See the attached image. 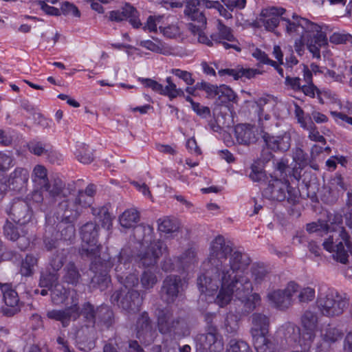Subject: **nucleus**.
Here are the masks:
<instances>
[{"label":"nucleus","mask_w":352,"mask_h":352,"mask_svg":"<svg viewBox=\"0 0 352 352\" xmlns=\"http://www.w3.org/2000/svg\"><path fill=\"white\" fill-rule=\"evenodd\" d=\"M225 328L228 333H234L238 329L236 316L233 314H228L226 318Z\"/></svg>","instance_id":"nucleus-53"},{"label":"nucleus","mask_w":352,"mask_h":352,"mask_svg":"<svg viewBox=\"0 0 352 352\" xmlns=\"http://www.w3.org/2000/svg\"><path fill=\"white\" fill-rule=\"evenodd\" d=\"M234 131L236 140L239 144L246 145L254 143L256 140L254 127L250 124H238L236 126Z\"/></svg>","instance_id":"nucleus-24"},{"label":"nucleus","mask_w":352,"mask_h":352,"mask_svg":"<svg viewBox=\"0 0 352 352\" xmlns=\"http://www.w3.org/2000/svg\"><path fill=\"white\" fill-rule=\"evenodd\" d=\"M53 272H42L39 281L40 287H51L58 279L56 272L63 266V261L60 256H56L50 262Z\"/></svg>","instance_id":"nucleus-21"},{"label":"nucleus","mask_w":352,"mask_h":352,"mask_svg":"<svg viewBox=\"0 0 352 352\" xmlns=\"http://www.w3.org/2000/svg\"><path fill=\"white\" fill-rule=\"evenodd\" d=\"M286 10L281 7H267L262 9L260 14L256 18V23L258 27H264L267 31H274L280 23L281 19L285 28V21L287 19L283 15Z\"/></svg>","instance_id":"nucleus-8"},{"label":"nucleus","mask_w":352,"mask_h":352,"mask_svg":"<svg viewBox=\"0 0 352 352\" xmlns=\"http://www.w3.org/2000/svg\"><path fill=\"white\" fill-rule=\"evenodd\" d=\"M253 344L257 352H274V344L268 335L252 337Z\"/></svg>","instance_id":"nucleus-32"},{"label":"nucleus","mask_w":352,"mask_h":352,"mask_svg":"<svg viewBox=\"0 0 352 352\" xmlns=\"http://www.w3.org/2000/svg\"><path fill=\"white\" fill-rule=\"evenodd\" d=\"M267 146L273 151H286L290 147L291 138L285 133L281 136L264 135Z\"/></svg>","instance_id":"nucleus-25"},{"label":"nucleus","mask_w":352,"mask_h":352,"mask_svg":"<svg viewBox=\"0 0 352 352\" xmlns=\"http://www.w3.org/2000/svg\"><path fill=\"white\" fill-rule=\"evenodd\" d=\"M165 250L166 247L162 242L154 241L146 249L141 251L138 255L139 261L144 267L154 266Z\"/></svg>","instance_id":"nucleus-11"},{"label":"nucleus","mask_w":352,"mask_h":352,"mask_svg":"<svg viewBox=\"0 0 352 352\" xmlns=\"http://www.w3.org/2000/svg\"><path fill=\"white\" fill-rule=\"evenodd\" d=\"M205 25H202L199 23L198 25H195L193 23L188 24V29L190 32L194 35V36L197 37V39L199 43L204 44L208 47L212 46V41L210 40L208 36L204 32L202 28Z\"/></svg>","instance_id":"nucleus-36"},{"label":"nucleus","mask_w":352,"mask_h":352,"mask_svg":"<svg viewBox=\"0 0 352 352\" xmlns=\"http://www.w3.org/2000/svg\"><path fill=\"white\" fill-rule=\"evenodd\" d=\"M332 219V215L329 217L327 223L323 221H318V222H313L307 224V231L309 233L314 232H333V234L327 239L323 243L324 248L329 252H333V257L336 260L342 263L347 262L348 255L344 250L343 243L346 245L349 251L352 254V243L348 237L347 233L344 231L342 227L340 226L341 223L340 217L334 216Z\"/></svg>","instance_id":"nucleus-3"},{"label":"nucleus","mask_w":352,"mask_h":352,"mask_svg":"<svg viewBox=\"0 0 352 352\" xmlns=\"http://www.w3.org/2000/svg\"><path fill=\"white\" fill-rule=\"evenodd\" d=\"M352 39V36L349 34H344L340 32H334L330 37L329 41L334 44H342L346 42L350 43Z\"/></svg>","instance_id":"nucleus-52"},{"label":"nucleus","mask_w":352,"mask_h":352,"mask_svg":"<svg viewBox=\"0 0 352 352\" xmlns=\"http://www.w3.org/2000/svg\"><path fill=\"white\" fill-rule=\"evenodd\" d=\"M167 85L164 87L162 85V91L160 94L168 96L170 98H175L177 96H184V92L182 89L177 88L176 85L173 82L171 78H166Z\"/></svg>","instance_id":"nucleus-37"},{"label":"nucleus","mask_w":352,"mask_h":352,"mask_svg":"<svg viewBox=\"0 0 352 352\" xmlns=\"http://www.w3.org/2000/svg\"><path fill=\"white\" fill-rule=\"evenodd\" d=\"M295 116L298 120V122L300 124L301 127L305 129H309V125L307 122V119L305 117V112L297 104H294Z\"/></svg>","instance_id":"nucleus-56"},{"label":"nucleus","mask_w":352,"mask_h":352,"mask_svg":"<svg viewBox=\"0 0 352 352\" xmlns=\"http://www.w3.org/2000/svg\"><path fill=\"white\" fill-rule=\"evenodd\" d=\"M156 314L158 328L162 333L172 331L178 333L177 329L181 324V321L173 318V314L169 308L166 307L164 309H159Z\"/></svg>","instance_id":"nucleus-13"},{"label":"nucleus","mask_w":352,"mask_h":352,"mask_svg":"<svg viewBox=\"0 0 352 352\" xmlns=\"http://www.w3.org/2000/svg\"><path fill=\"white\" fill-rule=\"evenodd\" d=\"M54 286V289L52 291V300L54 304L59 305L63 302H64L65 298H66V291L64 290L63 292L60 290V286L59 285L54 284L51 287H47L48 289H51L52 287ZM43 288V287H41ZM43 288H46L45 287H43ZM36 294L40 293L42 296H46L47 294V289H42L41 291L38 289H36L34 292Z\"/></svg>","instance_id":"nucleus-35"},{"label":"nucleus","mask_w":352,"mask_h":352,"mask_svg":"<svg viewBox=\"0 0 352 352\" xmlns=\"http://www.w3.org/2000/svg\"><path fill=\"white\" fill-rule=\"evenodd\" d=\"M138 329L137 337L140 339V341H142L144 339V336L150 334L151 328L149 325L148 318L146 314H144L142 316V318L138 320Z\"/></svg>","instance_id":"nucleus-39"},{"label":"nucleus","mask_w":352,"mask_h":352,"mask_svg":"<svg viewBox=\"0 0 352 352\" xmlns=\"http://www.w3.org/2000/svg\"><path fill=\"white\" fill-rule=\"evenodd\" d=\"M270 320L264 314L255 313L251 316L250 332L252 337L268 335Z\"/></svg>","instance_id":"nucleus-20"},{"label":"nucleus","mask_w":352,"mask_h":352,"mask_svg":"<svg viewBox=\"0 0 352 352\" xmlns=\"http://www.w3.org/2000/svg\"><path fill=\"white\" fill-rule=\"evenodd\" d=\"M224 5L231 11L234 9L241 10L246 6V0H221Z\"/></svg>","instance_id":"nucleus-59"},{"label":"nucleus","mask_w":352,"mask_h":352,"mask_svg":"<svg viewBox=\"0 0 352 352\" xmlns=\"http://www.w3.org/2000/svg\"><path fill=\"white\" fill-rule=\"evenodd\" d=\"M315 290L310 287H302L299 285V291L297 295L300 303H308L315 298Z\"/></svg>","instance_id":"nucleus-41"},{"label":"nucleus","mask_w":352,"mask_h":352,"mask_svg":"<svg viewBox=\"0 0 352 352\" xmlns=\"http://www.w3.org/2000/svg\"><path fill=\"white\" fill-rule=\"evenodd\" d=\"M157 277L151 270L144 272L141 277V284L143 288L148 289L152 288L157 283Z\"/></svg>","instance_id":"nucleus-42"},{"label":"nucleus","mask_w":352,"mask_h":352,"mask_svg":"<svg viewBox=\"0 0 352 352\" xmlns=\"http://www.w3.org/2000/svg\"><path fill=\"white\" fill-rule=\"evenodd\" d=\"M60 10L63 14H72L74 16L79 17L80 15V11L74 4L67 1L64 2L61 7Z\"/></svg>","instance_id":"nucleus-55"},{"label":"nucleus","mask_w":352,"mask_h":352,"mask_svg":"<svg viewBox=\"0 0 352 352\" xmlns=\"http://www.w3.org/2000/svg\"><path fill=\"white\" fill-rule=\"evenodd\" d=\"M78 278L79 274L76 267L74 264H69L67 267L66 272L64 276L65 281L68 283L74 284L78 281Z\"/></svg>","instance_id":"nucleus-48"},{"label":"nucleus","mask_w":352,"mask_h":352,"mask_svg":"<svg viewBox=\"0 0 352 352\" xmlns=\"http://www.w3.org/2000/svg\"><path fill=\"white\" fill-rule=\"evenodd\" d=\"M267 299L269 304L276 309L283 310L289 307V302L286 299L283 289L269 292Z\"/></svg>","instance_id":"nucleus-26"},{"label":"nucleus","mask_w":352,"mask_h":352,"mask_svg":"<svg viewBox=\"0 0 352 352\" xmlns=\"http://www.w3.org/2000/svg\"><path fill=\"white\" fill-rule=\"evenodd\" d=\"M8 214L14 223L20 226H24L31 219V212L28 204L21 201L13 204Z\"/></svg>","instance_id":"nucleus-18"},{"label":"nucleus","mask_w":352,"mask_h":352,"mask_svg":"<svg viewBox=\"0 0 352 352\" xmlns=\"http://www.w3.org/2000/svg\"><path fill=\"white\" fill-rule=\"evenodd\" d=\"M206 7L207 8H214L218 10L220 15L225 17L226 19L232 18V14L228 12L223 5L218 1H206Z\"/></svg>","instance_id":"nucleus-50"},{"label":"nucleus","mask_w":352,"mask_h":352,"mask_svg":"<svg viewBox=\"0 0 352 352\" xmlns=\"http://www.w3.org/2000/svg\"><path fill=\"white\" fill-rule=\"evenodd\" d=\"M159 30L164 36L170 38H177L182 34L180 28L177 24H170L166 26L160 25Z\"/></svg>","instance_id":"nucleus-43"},{"label":"nucleus","mask_w":352,"mask_h":352,"mask_svg":"<svg viewBox=\"0 0 352 352\" xmlns=\"http://www.w3.org/2000/svg\"><path fill=\"white\" fill-rule=\"evenodd\" d=\"M272 153L268 151H263L261 157L251 164V174L255 175H266L265 165L272 157Z\"/></svg>","instance_id":"nucleus-27"},{"label":"nucleus","mask_w":352,"mask_h":352,"mask_svg":"<svg viewBox=\"0 0 352 352\" xmlns=\"http://www.w3.org/2000/svg\"><path fill=\"white\" fill-rule=\"evenodd\" d=\"M252 55L256 59H257L262 63L270 65L272 66L276 65V62L270 59L267 55L261 50H256L253 52Z\"/></svg>","instance_id":"nucleus-58"},{"label":"nucleus","mask_w":352,"mask_h":352,"mask_svg":"<svg viewBox=\"0 0 352 352\" xmlns=\"http://www.w3.org/2000/svg\"><path fill=\"white\" fill-rule=\"evenodd\" d=\"M208 261L212 267L198 278L202 300L205 298L223 307L234 292L241 298L250 291L247 269L250 258L245 253L232 252L222 236H217L211 241Z\"/></svg>","instance_id":"nucleus-1"},{"label":"nucleus","mask_w":352,"mask_h":352,"mask_svg":"<svg viewBox=\"0 0 352 352\" xmlns=\"http://www.w3.org/2000/svg\"><path fill=\"white\" fill-rule=\"evenodd\" d=\"M288 188L289 184L285 177H272L264 190V195L271 199L283 201Z\"/></svg>","instance_id":"nucleus-14"},{"label":"nucleus","mask_w":352,"mask_h":352,"mask_svg":"<svg viewBox=\"0 0 352 352\" xmlns=\"http://www.w3.org/2000/svg\"><path fill=\"white\" fill-rule=\"evenodd\" d=\"M239 78H245L247 79H250L255 77L256 75L261 74V72L258 69L243 67H239Z\"/></svg>","instance_id":"nucleus-62"},{"label":"nucleus","mask_w":352,"mask_h":352,"mask_svg":"<svg viewBox=\"0 0 352 352\" xmlns=\"http://www.w3.org/2000/svg\"><path fill=\"white\" fill-rule=\"evenodd\" d=\"M299 291V285L294 282H290L286 287L283 289L286 299L289 302V306L292 304V298L294 295H298Z\"/></svg>","instance_id":"nucleus-49"},{"label":"nucleus","mask_w":352,"mask_h":352,"mask_svg":"<svg viewBox=\"0 0 352 352\" xmlns=\"http://www.w3.org/2000/svg\"><path fill=\"white\" fill-rule=\"evenodd\" d=\"M249 281L250 280H249ZM250 283L251 285V289H250V291L247 292L245 294L244 296L241 298L240 296H238L236 292H234L230 300H229V302L225 306L228 305L234 298L239 299L241 302H245V305L249 307L250 310L254 309L257 306H258L261 300V297L259 294L256 293L250 294L252 290L251 282H250Z\"/></svg>","instance_id":"nucleus-28"},{"label":"nucleus","mask_w":352,"mask_h":352,"mask_svg":"<svg viewBox=\"0 0 352 352\" xmlns=\"http://www.w3.org/2000/svg\"><path fill=\"white\" fill-rule=\"evenodd\" d=\"M191 108L198 116L201 117L206 118L210 116V109L207 107L201 106L199 102L193 103Z\"/></svg>","instance_id":"nucleus-63"},{"label":"nucleus","mask_w":352,"mask_h":352,"mask_svg":"<svg viewBox=\"0 0 352 352\" xmlns=\"http://www.w3.org/2000/svg\"><path fill=\"white\" fill-rule=\"evenodd\" d=\"M227 352H252L249 345L243 341L231 340Z\"/></svg>","instance_id":"nucleus-46"},{"label":"nucleus","mask_w":352,"mask_h":352,"mask_svg":"<svg viewBox=\"0 0 352 352\" xmlns=\"http://www.w3.org/2000/svg\"><path fill=\"white\" fill-rule=\"evenodd\" d=\"M347 305L346 298L331 289L320 293L317 299L319 311L323 316L329 318L339 316L344 312Z\"/></svg>","instance_id":"nucleus-5"},{"label":"nucleus","mask_w":352,"mask_h":352,"mask_svg":"<svg viewBox=\"0 0 352 352\" xmlns=\"http://www.w3.org/2000/svg\"><path fill=\"white\" fill-rule=\"evenodd\" d=\"M179 258V265L182 266H188L194 263L196 259V252L194 249H188L182 254Z\"/></svg>","instance_id":"nucleus-47"},{"label":"nucleus","mask_w":352,"mask_h":352,"mask_svg":"<svg viewBox=\"0 0 352 352\" xmlns=\"http://www.w3.org/2000/svg\"><path fill=\"white\" fill-rule=\"evenodd\" d=\"M344 331L340 324L329 323L320 327V338L324 344L331 346L342 340Z\"/></svg>","instance_id":"nucleus-16"},{"label":"nucleus","mask_w":352,"mask_h":352,"mask_svg":"<svg viewBox=\"0 0 352 352\" xmlns=\"http://www.w3.org/2000/svg\"><path fill=\"white\" fill-rule=\"evenodd\" d=\"M98 226L94 223H87L81 228L82 247L81 254L90 258H96L100 252L97 236Z\"/></svg>","instance_id":"nucleus-6"},{"label":"nucleus","mask_w":352,"mask_h":352,"mask_svg":"<svg viewBox=\"0 0 352 352\" xmlns=\"http://www.w3.org/2000/svg\"><path fill=\"white\" fill-rule=\"evenodd\" d=\"M23 226L19 224L14 225L10 221H8L4 226V233L8 239L12 241H16L20 237L23 239V236L19 232L21 230V233L23 234L24 231L22 228Z\"/></svg>","instance_id":"nucleus-38"},{"label":"nucleus","mask_w":352,"mask_h":352,"mask_svg":"<svg viewBox=\"0 0 352 352\" xmlns=\"http://www.w3.org/2000/svg\"><path fill=\"white\" fill-rule=\"evenodd\" d=\"M196 346L202 352H220L223 349V342L216 328L211 327L208 333L197 336Z\"/></svg>","instance_id":"nucleus-9"},{"label":"nucleus","mask_w":352,"mask_h":352,"mask_svg":"<svg viewBox=\"0 0 352 352\" xmlns=\"http://www.w3.org/2000/svg\"><path fill=\"white\" fill-rule=\"evenodd\" d=\"M109 20L116 22L128 19L134 28H139L142 26V23L139 19L138 12L129 4H126L121 10L109 12Z\"/></svg>","instance_id":"nucleus-12"},{"label":"nucleus","mask_w":352,"mask_h":352,"mask_svg":"<svg viewBox=\"0 0 352 352\" xmlns=\"http://www.w3.org/2000/svg\"><path fill=\"white\" fill-rule=\"evenodd\" d=\"M172 73L179 78L182 79L187 85H192L195 82V80L192 77V74L187 72L179 69H174Z\"/></svg>","instance_id":"nucleus-57"},{"label":"nucleus","mask_w":352,"mask_h":352,"mask_svg":"<svg viewBox=\"0 0 352 352\" xmlns=\"http://www.w3.org/2000/svg\"><path fill=\"white\" fill-rule=\"evenodd\" d=\"M139 212L135 208L126 210L119 217L120 223L124 228H132L139 220Z\"/></svg>","instance_id":"nucleus-33"},{"label":"nucleus","mask_w":352,"mask_h":352,"mask_svg":"<svg viewBox=\"0 0 352 352\" xmlns=\"http://www.w3.org/2000/svg\"><path fill=\"white\" fill-rule=\"evenodd\" d=\"M277 334L279 337H284L287 342H288V344L294 347V350L298 349L300 340V342L303 343L302 338H300L298 344L296 343V339L300 334V330L294 324L288 322L283 324L278 329Z\"/></svg>","instance_id":"nucleus-19"},{"label":"nucleus","mask_w":352,"mask_h":352,"mask_svg":"<svg viewBox=\"0 0 352 352\" xmlns=\"http://www.w3.org/2000/svg\"><path fill=\"white\" fill-rule=\"evenodd\" d=\"M283 20L285 21L286 32L289 36L300 38L298 41L295 42V51L302 55L305 43L313 57L320 59V47L327 45V26L315 23L296 14L292 15V20Z\"/></svg>","instance_id":"nucleus-2"},{"label":"nucleus","mask_w":352,"mask_h":352,"mask_svg":"<svg viewBox=\"0 0 352 352\" xmlns=\"http://www.w3.org/2000/svg\"><path fill=\"white\" fill-rule=\"evenodd\" d=\"M308 130H309V138L311 140L321 142L324 144L326 143L325 138L320 134L313 123H311L309 126Z\"/></svg>","instance_id":"nucleus-60"},{"label":"nucleus","mask_w":352,"mask_h":352,"mask_svg":"<svg viewBox=\"0 0 352 352\" xmlns=\"http://www.w3.org/2000/svg\"><path fill=\"white\" fill-rule=\"evenodd\" d=\"M210 40L214 44L221 45L224 49H233L236 52H241V47L239 41L234 36L232 30L224 25L222 21L218 19L216 25V32L210 35Z\"/></svg>","instance_id":"nucleus-7"},{"label":"nucleus","mask_w":352,"mask_h":352,"mask_svg":"<svg viewBox=\"0 0 352 352\" xmlns=\"http://www.w3.org/2000/svg\"><path fill=\"white\" fill-rule=\"evenodd\" d=\"M76 158L82 164H90L94 160L93 151L84 143H78L74 151Z\"/></svg>","instance_id":"nucleus-29"},{"label":"nucleus","mask_w":352,"mask_h":352,"mask_svg":"<svg viewBox=\"0 0 352 352\" xmlns=\"http://www.w3.org/2000/svg\"><path fill=\"white\" fill-rule=\"evenodd\" d=\"M117 277L120 283L123 285V288L111 296V302H116L124 309L138 310L142 298L140 297V294L133 289L138 283L137 275L133 274L124 277L118 274Z\"/></svg>","instance_id":"nucleus-4"},{"label":"nucleus","mask_w":352,"mask_h":352,"mask_svg":"<svg viewBox=\"0 0 352 352\" xmlns=\"http://www.w3.org/2000/svg\"><path fill=\"white\" fill-rule=\"evenodd\" d=\"M49 318L60 321L63 326H66L70 320H76L79 316L78 309L76 305L65 310H52L47 312Z\"/></svg>","instance_id":"nucleus-23"},{"label":"nucleus","mask_w":352,"mask_h":352,"mask_svg":"<svg viewBox=\"0 0 352 352\" xmlns=\"http://www.w3.org/2000/svg\"><path fill=\"white\" fill-rule=\"evenodd\" d=\"M96 192V186L94 184H89L87 186V187L85 189V192L80 191L79 192L78 196V203L79 204H82L83 206H86L87 204H89V202L85 199V196L87 195L89 197H91L94 196V195Z\"/></svg>","instance_id":"nucleus-54"},{"label":"nucleus","mask_w":352,"mask_h":352,"mask_svg":"<svg viewBox=\"0 0 352 352\" xmlns=\"http://www.w3.org/2000/svg\"><path fill=\"white\" fill-rule=\"evenodd\" d=\"M318 90L314 83L303 85L300 89L305 96L313 98L316 97V94Z\"/></svg>","instance_id":"nucleus-64"},{"label":"nucleus","mask_w":352,"mask_h":352,"mask_svg":"<svg viewBox=\"0 0 352 352\" xmlns=\"http://www.w3.org/2000/svg\"><path fill=\"white\" fill-rule=\"evenodd\" d=\"M0 289L3 294L5 307L3 312L8 316H11L20 311L21 303L17 292L9 284H1Z\"/></svg>","instance_id":"nucleus-10"},{"label":"nucleus","mask_w":352,"mask_h":352,"mask_svg":"<svg viewBox=\"0 0 352 352\" xmlns=\"http://www.w3.org/2000/svg\"><path fill=\"white\" fill-rule=\"evenodd\" d=\"M182 280L179 276H168L163 283L162 298L168 302H173L182 290Z\"/></svg>","instance_id":"nucleus-17"},{"label":"nucleus","mask_w":352,"mask_h":352,"mask_svg":"<svg viewBox=\"0 0 352 352\" xmlns=\"http://www.w3.org/2000/svg\"><path fill=\"white\" fill-rule=\"evenodd\" d=\"M199 0L188 1L184 11L185 16L190 21L206 25V18L200 10Z\"/></svg>","instance_id":"nucleus-22"},{"label":"nucleus","mask_w":352,"mask_h":352,"mask_svg":"<svg viewBox=\"0 0 352 352\" xmlns=\"http://www.w3.org/2000/svg\"><path fill=\"white\" fill-rule=\"evenodd\" d=\"M28 146L32 153L38 156L47 154L48 153L46 145L41 142L32 141L28 144Z\"/></svg>","instance_id":"nucleus-45"},{"label":"nucleus","mask_w":352,"mask_h":352,"mask_svg":"<svg viewBox=\"0 0 352 352\" xmlns=\"http://www.w3.org/2000/svg\"><path fill=\"white\" fill-rule=\"evenodd\" d=\"M296 165V163H295ZM274 167L275 170H278L279 173L285 176H296L300 175V171H298V168L294 166L289 165V161L287 159L282 158L278 160L276 162H274Z\"/></svg>","instance_id":"nucleus-30"},{"label":"nucleus","mask_w":352,"mask_h":352,"mask_svg":"<svg viewBox=\"0 0 352 352\" xmlns=\"http://www.w3.org/2000/svg\"><path fill=\"white\" fill-rule=\"evenodd\" d=\"M138 80L146 88L160 94L162 91V85L151 78H139Z\"/></svg>","instance_id":"nucleus-51"},{"label":"nucleus","mask_w":352,"mask_h":352,"mask_svg":"<svg viewBox=\"0 0 352 352\" xmlns=\"http://www.w3.org/2000/svg\"><path fill=\"white\" fill-rule=\"evenodd\" d=\"M140 45L146 49L154 52L162 54L164 55H170L173 54V49L160 42L154 43L150 40L142 41Z\"/></svg>","instance_id":"nucleus-34"},{"label":"nucleus","mask_w":352,"mask_h":352,"mask_svg":"<svg viewBox=\"0 0 352 352\" xmlns=\"http://www.w3.org/2000/svg\"><path fill=\"white\" fill-rule=\"evenodd\" d=\"M38 264V258L33 254H28L21 263L20 273L24 276H30L35 272Z\"/></svg>","instance_id":"nucleus-31"},{"label":"nucleus","mask_w":352,"mask_h":352,"mask_svg":"<svg viewBox=\"0 0 352 352\" xmlns=\"http://www.w3.org/2000/svg\"><path fill=\"white\" fill-rule=\"evenodd\" d=\"M158 230L161 232L170 233L177 230V226L175 221L169 217L160 219L157 221Z\"/></svg>","instance_id":"nucleus-40"},{"label":"nucleus","mask_w":352,"mask_h":352,"mask_svg":"<svg viewBox=\"0 0 352 352\" xmlns=\"http://www.w3.org/2000/svg\"><path fill=\"white\" fill-rule=\"evenodd\" d=\"M163 19L162 16H149L147 19L146 24L142 26L144 30L149 32H157V26L162 25L161 22Z\"/></svg>","instance_id":"nucleus-44"},{"label":"nucleus","mask_w":352,"mask_h":352,"mask_svg":"<svg viewBox=\"0 0 352 352\" xmlns=\"http://www.w3.org/2000/svg\"><path fill=\"white\" fill-rule=\"evenodd\" d=\"M302 325L305 331L302 334L303 343L301 342L303 349H307L310 343L315 338V330L318 324V316L311 311H306L301 319Z\"/></svg>","instance_id":"nucleus-15"},{"label":"nucleus","mask_w":352,"mask_h":352,"mask_svg":"<svg viewBox=\"0 0 352 352\" xmlns=\"http://www.w3.org/2000/svg\"><path fill=\"white\" fill-rule=\"evenodd\" d=\"M179 264V258H165L162 264V269L165 272H170L176 269V265Z\"/></svg>","instance_id":"nucleus-61"}]
</instances>
